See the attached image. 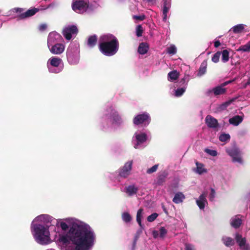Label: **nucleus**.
Segmentation results:
<instances>
[{"label": "nucleus", "mask_w": 250, "mask_h": 250, "mask_svg": "<svg viewBox=\"0 0 250 250\" xmlns=\"http://www.w3.org/2000/svg\"><path fill=\"white\" fill-rule=\"evenodd\" d=\"M78 28L75 25H68L63 30V35L67 40H70L73 36H75L78 33Z\"/></svg>", "instance_id": "ddd939ff"}, {"label": "nucleus", "mask_w": 250, "mask_h": 250, "mask_svg": "<svg viewBox=\"0 0 250 250\" xmlns=\"http://www.w3.org/2000/svg\"><path fill=\"white\" fill-rule=\"evenodd\" d=\"M186 88V86L177 88L175 90L174 96L175 97H180L185 92Z\"/></svg>", "instance_id": "e433bc0d"}, {"label": "nucleus", "mask_w": 250, "mask_h": 250, "mask_svg": "<svg viewBox=\"0 0 250 250\" xmlns=\"http://www.w3.org/2000/svg\"><path fill=\"white\" fill-rule=\"evenodd\" d=\"M242 221L240 215H236L231 218L230 224L235 229L238 228L242 224Z\"/></svg>", "instance_id": "aec40b11"}, {"label": "nucleus", "mask_w": 250, "mask_h": 250, "mask_svg": "<svg viewBox=\"0 0 250 250\" xmlns=\"http://www.w3.org/2000/svg\"><path fill=\"white\" fill-rule=\"evenodd\" d=\"M207 62L206 61H203V62L201 63L198 72L197 73V76L199 77H201L204 75L207 71Z\"/></svg>", "instance_id": "bb28decb"}, {"label": "nucleus", "mask_w": 250, "mask_h": 250, "mask_svg": "<svg viewBox=\"0 0 250 250\" xmlns=\"http://www.w3.org/2000/svg\"><path fill=\"white\" fill-rule=\"evenodd\" d=\"M62 63L61 59L57 57H52L48 60L47 66L50 72L58 73L62 70V67L60 66Z\"/></svg>", "instance_id": "9d476101"}, {"label": "nucleus", "mask_w": 250, "mask_h": 250, "mask_svg": "<svg viewBox=\"0 0 250 250\" xmlns=\"http://www.w3.org/2000/svg\"><path fill=\"white\" fill-rule=\"evenodd\" d=\"M144 209L140 208L137 212L136 215V221L141 228H143V225L142 224V219L143 218Z\"/></svg>", "instance_id": "a878e982"}, {"label": "nucleus", "mask_w": 250, "mask_h": 250, "mask_svg": "<svg viewBox=\"0 0 250 250\" xmlns=\"http://www.w3.org/2000/svg\"><path fill=\"white\" fill-rule=\"evenodd\" d=\"M222 55L221 60L224 62H227L229 60V52L227 50H224L221 52Z\"/></svg>", "instance_id": "f704fd0d"}, {"label": "nucleus", "mask_w": 250, "mask_h": 250, "mask_svg": "<svg viewBox=\"0 0 250 250\" xmlns=\"http://www.w3.org/2000/svg\"><path fill=\"white\" fill-rule=\"evenodd\" d=\"M225 150L227 153L232 158V162L242 164L243 163L242 152L235 145L226 147Z\"/></svg>", "instance_id": "6e6552de"}, {"label": "nucleus", "mask_w": 250, "mask_h": 250, "mask_svg": "<svg viewBox=\"0 0 250 250\" xmlns=\"http://www.w3.org/2000/svg\"><path fill=\"white\" fill-rule=\"evenodd\" d=\"M231 81H226L220 85L217 86L212 89H208L207 91V94L208 96H211L212 94L214 96L220 95L224 94L226 91V89L224 86L231 83Z\"/></svg>", "instance_id": "9b49d317"}, {"label": "nucleus", "mask_w": 250, "mask_h": 250, "mask_svg": "<svg viewBox=\"0 0 250 250\" xmlns=\"http://www.w3.org/2000/svg\"><path fill=\"white\" fill-rule=\"evenodd\" d=\"M150 122V116L146 113L138 114L133 119V123L135 125L142 124L145 126H146L149 124Z\"/></svg>", "instance_id": "f8f14e48"}, {"label": "nucleus", "mask_w": 250, "mask_h": 250, "mask_svg": "<svg viewBox=\"0 0 250 250\" xmlns=\"http://www.w3.org/2000/svg\"><path fill=\"white\" fill-rule=\"evenodd\" d=\"M230 136L229 134L223 133L219 136V140L222 142H228L229 141Z\"/></svg>", "instance_id": "c9c22d12"}, {"label": "nucleus", "mask_w": 250, "mask_h": 250, "mask_svg": "<svg viewBox=\"0 0 250 250\" xmlns=\"http://www.w3.org/2000/svg\"><path fill=\"white\" fill-rule=\"evenodd\" d=\"M222 240L227 247H230L234 244V240L231 237L225 236L222 237Z\"/></svg>", "instance_id": "c85d7f7f"}, {"label": "nucleus", "mask_w": 250, "mask_h": 250, "mask_svg": "<svg viewBox=\"0 0 250 250\" xmlns=\"http://www.w3.org/2000/svg\"><path fill=\"white\" fill-rule=\"evenodd\" d=\"M159 232H160V237L163 238L165 237V236L167 234V231L164 227H162L160 228Z\"/></svg>", "instance_id": "37998d69"}, {"label": "nucleus", "mask_w": 250, "mask_h": 250, "mask_svg": "<svg viewBox=\"0 0 250 250\" xmlns=\"http://www.w3.org/2000/svg\"><path fill=\"white\" fill-rule=\"evenodd\" d=\"M243 120V117L239 115H236L229 119L230 124L235 126L239 125Z\"/></svg>", "instance_id": "4be33fe9"}, {"label": "nucleus", "mask_w": 250, "mask_h": 250, "mask_svg": "<svg viewBox=\"0 0 250 250\" xmlns=\"http://www.w3.org/2000/svg\"><path fill=\"white\" fill-rule=\"evenodd\" d=\"M196 168L194 170V171L196 173L199 174H202L203 173L207 172L206 169L204 167V165L202 164L196 162Z\"/></svg>", "instance_id": "7c9ffc66"}, {"label": "nucleus", "mask_w": 250, "mask_h": 250, "mask_svg": "<svg viewBox=\"0 0 250 250\" xmlns=\"http://www.w3.org/2000/svg\"><path fill=\"white\" fill-rule=\"evenodd\" d=\"M220 45V42L219 41H215L214 42V45L215 47H218Z\"/></svg>", "instance_id": "864d4df0"}, {"label": "nucleus", "mask_w": 250, "mask_h": 250, "mask_svg": "<svg viewBox=\"0 0 250 250\" xmlns=\"http://www.w3.org/2000/svg\"><path fill=\"white\" fill-rule=\"evenodd\" d=\"M152 235L155 239L158 238L160 237V232L158 230H154L152 231Z\"/></svg>", "instance_id": "49530a36"}, {"label": "nucleus", "mask_w": 250, "mask_h": 250, "mask_svg": "<svg viewBox=\"0 0 250 250\" xmlns=\"http://www.w3.org/2000/svg\"><path fill=\"white\" fill-rule=\"evenodd\" d=\"M132 164V161H129L126 162L124 166L119 169L117 176H115V174H110V178L111 180L114 182H120L121 178H127L130 174Z\"/></svg>", "instance_id": "0eeeda50"}, {"label": "nucleus", "mask_w": 250, "mask_h": 250, "mask_svg": "<svg viewBox=\"0 0 250 250\" xmlns=\"http://www.w3.org/2000/svg\"><path fill=\"white\" fill-rule=\"evenodd\" d=\"M143 28L141 25H138L136 28V34L137 37H139L142 36Z\"/></svg>", "instance_id": "a19ab883"}, {"label": "nucleus", "mask_w": 250, "mask_h": 250, "mask_svg": "<svg viewBox=\"0 0 250 250\" xmlns=\"http://www.w3.org/2000/svg\"><path fill=\"white\" fill-rule=\"evenodd\" d=\"M237 51L241 52H250V41L246 44L240 46L237 49Z\"/></svg>", "instance_id": "2f4dec72"}, {"label": "nucleus", "mask_w": 250, "mask_h": 250, "mask_svg": "<svg viewBox=\"0 0 250 250\" xmlns=\"http://www.w3.org/2000/svg\"><path fill=\"white\" fill-rule=\"evenodd\" d=\"M99 47L104 55L111 56L116 53L119 49L117 39L111 34L104 35L99 39Z\"/></svg>", "instance_id": "7ed1b4c3"}, {"label": "nucleus", "mask_w": 250, "mask_h": 250, "mask_svg": "<svg viewBox=\"0 0 250 250\" xmlns=\"http://www.w3.org/2000/svg\"><path fill=\"white\" fill-rule=\"evenodd\" d=\"M138 190V188L134 185H129L126 187L124 189L125 192L128 196H132L133 195L136 193Z\"/></svg>", "instance_id": "412c9836"}, {"label": "nucleus", "mask_w": 250, "mask_h": 250, "mask_svg": "<svg viewBox=\"0 0 250 250\" xmlns=\"http://www.w3.org/2000/svg\"><path fill=\"white\" fill-rule=\"evenodd\" d=\"M56 226L61 229L55 231L54 240L58 245L67 246L71 242L75 250H91L96 241L93 230L85 223L73 218L58 219Z\"/></svg>", "instance_id": "f257e3e1"}, {"label": "nucleus", "mask_w": 250, "mask_h": 250, "mask_svg": "<svg viewBox=\"0 0 250 250\" xmlns=\"http://www.w3.org/2000/svg\"><path fill=\"white\" fill-rule=\"evenodd\" d=\"M158 213H153L147 217V220L149 222H152L158 217Z\"/></svg>", "instance_id": "ea45409f"}, {"label": "nucleus", "mask_w": 250, "mask_h": 250, "mask_svg": "<svg viewBox=\"0 0 250 250\" xmlns=\"http://www.w3.org/2000/svg\"><path fill=\"white\" fill-rule=\"evenodd\" d=\"M221 55V52H217L212 56L211 60L213 62L217 63L219 61V58Z\"/></svg>", "instance_id": "58836bf2"}, {"label": "nucleus", "mask_w": 250, "mask_h": 250, "mask_svg": "<svg viewBox=\"0 0 250 250\" xmlns=\"http://www.w3.org/2000/svg\"><path fill=\"white\" fill-rule=\"evenodd\" d=\"M163 20L166 21L167 20V14H163Z\"/></svg>", "instance_id": "5fc2aeb1"}, {"label": "nucleus", "mask_w": 250, "mask_h": 250, "mask_svg": "<svg viewBox=\"0 0 250 250\" xmlns=\"http://www.w3.org/2000/svg\"><path fill=\"white\" fill-rule=\"evenodd\" d=\"M210 190L211 192L209 195V199L210 201H213L215 196V191L212 188H211Z\"/></svg>", "instance_id": "a18cd8bd"}, {"label": "nucleus", "mask_w": 250, "mask_h": 250, "mask_svg": "<svg viewBox=\"0 0 250 250\" xmlns=\"http://www.w3.org/2000/svg\"><path fill=\"white\" fill-rule=\"evenodd\" d=\"M170 5L171 4L169 0H165L164 3V6L167 7H170Z\"/></svg>", "instance_id": "3c124183"}, {"label": "nucleus", "mask_w": 250, "mask_h": 250, "mask_svg": "<svg viewBox=\"0 0 250 250\" xmlns=\"http://www.w3.org/2000/svg\"><path fill=\"white\" fill-rule=\"evenodd\" d=\"M54 5V4L53 3L50 4H49V5L47 6V8H49V7H53Z\"/></svg>", "instance_id": "4d7b16f0"}, {"label": "nucleus", "mask_w": 250, "mask_h": 250, "mask_svg": "<svg viewBox=\"0 0 250 250\" xmlns=\"http://www.w3.org/2000/svg\"><path fill=\"white\" fill-rule=\"evenodd\" d=\"M149 48L148 45L147 43H141L138 48V52L140 54L144 55L147 53Z\"/></svg>", "instance_id": "393cba45"}, {"label": "nucleus", "mask_w": 250, "mask_h": 250, "mask_svg": "<svg viewBox=\"0 0 250 250\" xmlns=\"http://www.w3.org/2000/svg\"><path fill=\"white\" fill-rule=\"evenodd\" d=\"M205 151L207 153L212 156H216L218 154L217 151L215 150L210 149L208 148H206L205 149Z\"/></svg>", "instance_id": "79ce46f5"}, {"label": "nucleus", "mask_w": 250, "mask_h": 250, "mask_svg": "<svg viewBox=\"0 0 250 250\" xmlns=\"http://www.w3.org/2000/svg\"><path fill=\"white\" fill-rule=\"evenodd\" d=\"M167 53L172 56L177 53V48L174 44H170L167 49Z\"/></svg>", "instance_id": "72a5a7b5"}, {"label": "nucleus", "mask_w": 250, "mask_h": 250, "mask_svg": "<svg viewBox=\"0 0 250 250\" xmlns=\"http://www.w3.org/2000/svg\"><path fill=\"white\" fill-rule=\"evenodd\" d=\"M133 18L136 20L143 21L145 19V16H133Z\"/></svg>", "instance_id": "8fccbe9b"}, {"label": "nucleus", "mask_w": 250, "mask_h": 250, "mask_svg": "<svg viewBox=\"0 0 250 250\" xmlns=\"http://www.w3.org/2000/svg\"><path fill=\"white\" fill-rule=\"evenodd\" d=\"M235 238L242 250H249L250 248L249 245L246 244V239L243 238L241 234L236 233Z\"/></svg>", "instance_id": "f3484780"}, {"label": "nucleus", "mask_w": 250, "mask_h": 250, "mask_svg": "<svg viewBox=\"0 0 250 250\" xmlns=\"http://www.w3.org/2000/svg\"><path fill=\"white\" fill-rule=\"evenodd\" d=\"M66 57L71 65L77 64L80 59V45L76 41L70 43L66 50Z\"/></svg>", "instance_id": "39448f33"}, {"label": "nucleus", "mask_w": 250, "mask_h": 250, "mask_svg": "<svg viewBox=\"0 0 250 250\" xmlns=\"http://www.w3.org/2000/svg\"><path fill=\"white\" fill-rule=\"evenodd\" d=\"M179 77V74L176 70L170 71L168 73L167 79L170 82H174Z\"/></svg>", "instance_id": "c756f323"}, {"label": "nucleus", "mask_w": 250, "mask_h": 250, "mask_svg": "<svg viewBox=\"0 0 250 250\" xmlns=\"http://www.w3.org/2000/svg\"><path fill=\"white\" fill-rule=\"evenodd\" d=\"M47 28V25L46 24H42L39 26V30L41 31H43Z\"/></svg>", "instance_id": "de8ad7c7"}, {"label": "nucleus", "mask_w": 250, "mask_h": 250, "mask_svg": "<svg viewBox=\"0 0 250 250\" xmlns=\"http://www.w3.org/2000/svg\"><path fill=\"white\" fill-rule=\"evenodd\" d=\"M193 246L189 244H186L185 245V250H193Z\"/></svg>", "instance_id": "09e8293b"}, {"label": "nucleus", "mask_w": 250, "mask_h": 250, "mask_svg": "<svg viewBox=\"0 0 250 250\" xmlns=\"http://www.w3.org/2000/svg\"><path fill=\"white\" fill-rule=\"evenodd\" d=\"M234 100L235 99H232L219 105L218 107V110L221 111L225 110Z\"/></svg>", "instance_id": "473e14b6"}, {"label": "nucleus", "mask_w": 250, "mask_h": 250, "mask_svg": "<svg viewBox=\"0 0 250 250\" xmlns=\"http://www.w3.org/2000/svg\"><path fill=\"white\" fill-rule=\"evenodd\" d=\"M13 11L17 13L21 14L20 15V19H24L33 16L39 11V10L37 8H33L29 9L24 13H21L23 11L22 9L16 8L13 9Z\"/></svg>", "instance_id": "2eb2a0df"}, {"label": "nucleus", "mask_w": 250, "mask_h": 250, "mask_svg": "<svg viewBox=\"0 0 250 250\" xmlns=\"http://www.w3.org/2000/svg\"><path fill=\"white\" fill-rule=\"evenodd\" d=\"M185 199V195L181 192H178L175 194L172 201L175 204H179L183 202Z\"/></svg>", "instance_id": "5701e85b"}, {"label": "nucleus", "mask_w": 250, "mask_h": 250, "mask_svg": "<svg viewBox=\"0 0 250 250\" xmlns=\"http://www.w3.org/2000/svg\"><path fill=\"white\" fill-rule=\"evenodd\" d=\"M54 220L52 216L47 214L39 215L33 220L31 225V231L37 243L46 245L51 243L49 229Z\"/></svg>", "instance_id": "f03ea898"}, {"label": "nucleus", "mask_w": 250, "mask_h": 250, "mask_svg": "<svg viewBox=\"0 0 250 250\" xmlns=\"http://www.w3.org/2000/svg\"><path fill=\"white\" fill-rule=\"evenodd\" d=\"M72 8L75 12L80 14L89 13L94 10L92 4H89L88 0H73Z\"/></svg>", "instance_id": "423d86ee"}, {"label": "nucleus", "mask_w": 250, "mask_h": 250, "mask_svg": "<svg viewBox=\"0 0 250 250\" xmlns=\"http://www.w3.org/2000/svg\"><path fill=\"white\" fill-rule=\"evenodd\" d=\"M101 122L104 125L103 127L105 128L110 125H120L123 123L122 119L118 112L112 106L107 107L104 110V116L101 119Z\"/></svg>", "instance_id": "20e7f679"}, {"label": "nucleus", "mask_w": 250, "mask_h": 250, "mask_svg": "<svg viewBox=\"0 0 250 250\" xmlns=\"http://www.w3.org/2000/svg\"><path fill=\"white\" fill-rule=\"evenodd\" d=\"M147 135L144 132H136L132 140L134 147L136 149H141L146 146Z\"/></svg>", "instance_id": "1a4fd4ad"}, {"label": "nucleus", "mask_w": 250, "mask_h": 250, "mask_svg": "<svg viewBox=\"0 0 250 250\" xmlns=\"http://www.w3.org/2000/svg\"><path fill=\"white\" fill-rule=\"evenodd\" d=\"M205 122L209 128L216 129L219 126L217 120L211 115H207L206 116Z\"/></svg>", "instance_id": "a211bd4d"}, {"label": "nucleus", "mask_w": 250, "mask_h": 250, "mask_svg": "<svg viewBox=\"0 0 250 250\" xmlns=\"http://www.w3.org/2000/svg\"><path fill=\"white\" fill-rule=\"evenodd\" d=\"M206 196L207 193L204 192L200 196L199 198L196 200V204L200 209H203L208 204Z\"/></svg>", "instance_id": "6ab92c4d"}, {"label": "nucleus", "mask_w": 250, "mask_h": 250, "mask_svg": "<svg viewBox=\"0 0 250 250\" xmlns=\"http://www.w3.org/2000/svg\"><path fill=\"white\" fill-rule=\"evenodd\" d=\"M122 218L123 221L126 223L130 222L132 220L131 215L128 212H124L122 215Z\"/></svg>", "instance_id": "4c0bfd02"}, {"label": "nucleus", "mask_w": 250, "mask_h": 250, "mask_svg": "<svg viewBox=\"0 0 250 250\" xmlns=\"http://www.w3.org/2000/svg\"><path fill=\"white\" fill-rule=\"evenodd\" d=\"M62 40V37L60 34L56 32H52L49 33L48 36L47 46H50L52 45L59 43Z\"/></svg>", "instance_id": "4468645a"}, {"label": "nucleus", "mask_w": 250, "mask_h": 250, "mask_svg": "<svg viewBox=\"0 0 250 250\" xmlns=\"http://www.w3.org/2000/svg\"><path fill=\"white\" fill-rule=\"evenodd\" d=\"M158 167V165H155L151 167L148 168L147 171L146 173L148 174H151L154 172H155Z\"/></svg>", "instance_id": "c03bdc74"}, {"label": "nucleus", "mask_w": 250, "mask_h": 250, "mask_svg": "<svg viewBox=\"0 0 250 250\" xmlns=\"http://www.w3.org/2000/svg\"><path fill=\"white\" fill-rule=\"evenodd\" d=\"M250 84V77L248 79V81L246 83V85H248Z\"/></svg>", "instance_id": "6e6d98bb"}, {"label": "nucleus", "mask_w": 250, "mask_h": 250, "mask_svg": "<svg viewBox=\"0 0 250 250\" xmlns=\"http://www.w3.org/2000/svg\"><path fill=\"white\" fill-rule=\"evenodd\" d=\"M246 27H247L246 24H238L233 26L230 29V30L232 31V32L235 34L241 33L244 31Z\"/></svg>", "instance_id": "b1692460"}, {"label": "nucleus", "mask_w": 250, "mask_h": 250, "mask_svg": "<svg viewBox=\"0 0 250 250\" xmlns=\"http://www.w3.org/2000/svg\"><path fill=\"white\" fill-rule=\"evenodd\" d=\"M169 8H170V7H167L164 6L163 11V14H167Z\"/></svg>", "instance_id": "603ef678"}, {"label": "nucleus", "mask_w": 250, "mask_h": 250, "mask_svg": "<svg viewBox=\"0 0 250 250\" xmlns=\"http://www.w3.org/2000/svg\"><path fill=\"white\" fill-rule=\"evenodd\" d=\"M48 47L52 54L56 55L62 54L65 49V45L60 43L54 44Z\"/></svg>", "instance_id": "dca6fc26"}, {"label": "nucleus", "mask_w": 250, "mask_h": 250, "mask_svg": "<svg viewBox=\"0 0 250 250\" xmlns=\"http://www.w3.org/2000/svg\"><path fill=\"white\" fill-rule=\"evenodd\" d=\"M97 42V38L96 35L90 36L88 37L87 42V44L89 47H94Z\"/></svg>", "instance_id": "cd10ccee"}]
</instances>
